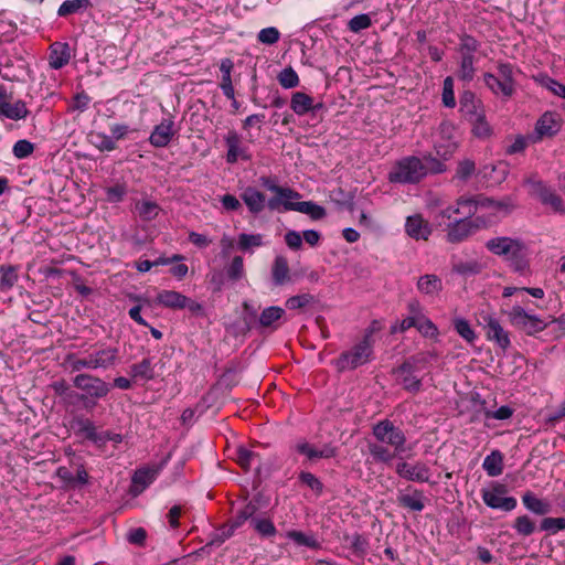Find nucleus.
<instances>
[{"label":"nucleus","mask_w":565,"mask_h":565,"mask_svg":"<svg viewBox=\"0 0 565 565\" xmlns=\"http://www.w3.org/2000/svg\"><path fill=\"white\" fill-rule=\"evenodd\" d=\"M443 104L445 107L454 108L456 106V98L454 92V79L448 76L444 79L443 86Z\"/></svg>","instance_id":"nucleus-59"},{"label":"nucleus","mask_w":565,"mask_h":565,"mask_svg":"<svg viewBox=\"0 0 565 565\" xmlns=\"http://www.w3.org/2000/svg\"><path fill=\"white\" fill-rule=\"evenodd\" d=\"M372 435L375 440L386 444L398 454L409 449L406 447L407 439L405 433L390 419H382L373 425Z\"/></svg>","instance_id":"nucleus-5"},{"label":"nucleus","mask_w":565,"mask_h":565,"mask_svg":"<svg viewBox=\"0 0 565 565\" xmlns=\"http://www.w3.org/2000/svg\"><path fill=\"white\" fill-rule=\"evenodd\" d=\"M417 288L424 295L434 296L441 291L443 282L436 275H424L419 277Z\"/></svg>","instance_id":"nucleus-34"},{"label":"nucleus","mask_w":565,"mask_h":565,"mask_svg":"<svg viewBox=\"0 0 565 565\" xmlns=\"http://www.w3.org/2000/svg\"><path fill=\"white\" fill-rule=\"evenodd\" d=\"M503 313L511 326L524 331L526 334L531 335L546 328V323L539 316L527 313L520 305L513 306L510 310L503 311Z\"/></svg>","instance_id":"nucleus-6"},{"label":"nucleus","mask_w":565,"mask_h":565,"mask_svg":"<svg viewBox=\"0 0 565 565\" xmlns=\"http://www.w3.org/2000/svg\"><path fill=\"white\" fill-rule=\"evenodd\" d=\"M300 194L291 189V193L287 194H276L275 196L270 198L268 201H266V206L270 211H278L280 206L284 207L285 211H292L294 209H289L288 206H292L295 202L292 200L299 199Z\"/></svg>","instance_id":"nucleus-36"},{"label":"nucleus","mask_w":565,"mask_h":565,"mask_svg":"<svg viewBox=\"0 0 565 565\" xmlns=\"http://www.w3.org/2000/svg\"><path fill=\"white\" fill-rule=\"evenodd\" d=\"M295 449L307 457L309 461H315L317 459H329L333 458L337 455V448L331 444H326L321 449H317L313 445L302 441L298 443Z\"/></svg>","instance_id":"nucleus-16"},{"label":"nucleus","mask_w":565,"mask_h":565,"mask_svg":"<svg viewBox=\"0 0 565 565\" xmlns=\"http://www.w3.org/2000/svg\"><path fill=\"white\" fill-rule=\"evenodd\" d=\"M159 205L153 201H141L136 203V211L143 221H151L159 214Z\"/></svg>","instance_id":"nucleus-47"},{"label":"nucleus","mask_w":565,"mask_h":565,"mask_svg":"<svg viewBox=\"0 0 565 565\" xmlns=\"http://www.w3.org/2000/svg\"><path fill=\"white\" fill-rule=\"evenodd\" d=\"M264 245V236L262 234H245L238 236L237 246L243 252H249L255 247Z\"/></svg>","instance_id":"nucleus-46"},{"label":"nucleus","mask_w":565,"mask_h":565,"mask_svg":"<svg viewBox=\"0 0 565 565\" xmlns=\"http://www.w3.org/2000/svg\"><path fill=\"white\" fill-rule=\"evenodd\" d=\"M483 470L489 477H498L503 471V455L499 450H493L488 455L482 463Z\"/></svg>","instance_id":"nucleus-33"},{"label":"nucleus","mask_w":565,"mask_h":565,"mask_svg":"<svg viewBox=\"0 0 565 565\" xmlns=\"http://www.w3.org/2000/svg\"><path fill=\"white\" fill-rule=\"evenodd\" d=\"M175 135L174 122L171 118L163 119L159 125L154 126L149 137V142L156 148H163L169 145Z\"/></svg>","instance_id":"nucleus-14"},{"label":"nucleus","mask_w":565,"mask_h":565,"mask_svg":"<svg viewBox=\"0 0 565 565\" xmlns=\"http://www.w3.org/2000/svg\"><path fill=\"white\" fill-rule=\"evenodd\" d=\"M34 151V145L29 140H18L12 148V153L18 159H24L31 156Z\"/></svg>","instance_id":"nucleus-60"},{"label":"nucleus","mask_w":565,"mask_h":565,"mask_svg":"<svg viewBox=\"0 0 565 565\" xmlns=\"http://www.w3.org/2000/svg\"><path fill=\"white\" fill-rule=\"evenodd\" d=\"M480 228L479 224L469 217H461L450 222L446 227V241L450 244H458L476 234Z\"/></svg>","instance_id":"nucleus-9"},{"label":"nucleus","mask_w":565,"mask_h":565,"mask_svg":"<svg viewBox=\"0 0 565 565\" xmlns=\"http://www.w3.org/2000/svg\"><path fill=\"white\" fill-rule=\"evenodd\" d=\"M459 106L460 113L467 120L483 113L481 102L477 99L475 93L471 90H465L460 95Z\"/></svg>","instance_id":"nucleus-21"},{"label":"nucleus","mask_w":565,"mask_h":565,"mask_svg":"<svg viewBox=\"0 0 565 565\" xmlns=\"http://www.w3.org/2000/svg\"><path fill=\"white\" fill-rule=\"evenodd\" d=\"M18 267L13 265L0 266V290L9 291L18 281Z\"/></svg>","instance_id":"nucleus-40"},{"label":"nucleus","mask_w":565,"mask_h":565,"mask_svg":"<svg viewBox=\"0 0 565 565\" xmlns=\"http://www.w3.org/2000/svg\"><path fill=\"white\" fill-rule=\"evenodd\" d=\"M271 275L276 286H281L289 280V266L286 257L277 256L275 258Z\"/></svg>","instance_id":"nucleus-35"},{"label":"nucleus","mask_w":565,"mask_h":565,"mask_svg":"<svg viewBox=\"0 0 565 565\" xmlns=\"http://www.w3.org/2000/svg\"><path fill=\"white\" fill-rule=\"evenodd\" d=\"M161 467L162 465L137 469L132 477V482L136 486H141L142 489L147 488L158 477Z\"/></svg>","instance_id":"nucleus-31"},{"label":"nucleus","mask_w":565,"mask_h":565,"mask_svg":"<svg viewBox=\"0 0 565 565\" xmlns=\"http://www.w3.org/2000/svg\"><path fill=\"white\" fill-rule=\"evenodd\" d=\"M468 121L472 125V134L475 137L479 139H487L492 136L493 130L486 119L484 111L471 117Z\"/></svg>","instance_id":"nucleus-38"},{"label":"nucleus","mask_w":565,"mask_h":565,"mask_svg":"<svg viewBox=\"0 0 565 565\" xmlns=\"http://www.w3.org/2000/svg\"><path fill=\"white\" fill-rule=\"evenodd\" d=\"M376 330L375 322L369 327L362 340L358 342L351 350L342 352L335 361L339 371L354 370L371 361L373 355V334Z\"/></svg>","instance_id":"nucleus-2"},{"label":"nucleus","mask_w":565,"mask_h":565,"mask_svg":"<svg viewBox=\"0 0 565 565\" xmlns=\"http://www.w3.org/2000/svg\"><path fill=\"white\" fill-rule=\"evenodd\" d=\"M476 172V163L471 159H463L458 162L456 178L467 181Z\"/></svg>","instance_id":"nucleus-58"},{"label":"nucleus","mask_w":565,"mask_h":565,"mask_svg":"<svg viewBox=\"0 0 565 565\" xmlns=\"http://www.w3.org/2000/svg\"><path fill=\"white\" fill-rule=\"evenodd\" d=\"M312 97L302 92H296L291 95L290 108L298 116H303L312 109Z\"/></svg>","instance_id":"nucleus-37"},{"label":"nucleus","mask_w":565,"mask_h":565,"mask_svg":"<svg viewBox=\"0 0 565 565\" xmlns=\"http://www.w3.org/2000/svg\"><path fill=\"white\" fill-rule=\"evenodd\" d=\"M279 38H280V33H279L278 29H276L274 26H268V28L262 29L257 34V40L260 43L267 44V45L275 44L276 42H278Z\"/></svg>","instance_id":"nucleus-63"},{"label":"nucleus","mask_w":565,"mask_h":565,"mask_svg":"<svg viewBox=\"0 0 565 565\" xmlns=\"http://www.w3.org/2000/svg\"><path fill=\"white\" fill-rule=\"evenodd\" d=\"M486 248L497 256L504 257L514 271L524 273L529 267L527 247L519 238L493 237L487 241Z\"/></svg>","instance_id":"nucleus-1"},{"label":"nucleus","mask_w":565,"mask_h":565,"mask_svg":"<svg viewBox=\"0 0 565 565\" xmlns=\"http://www.w3.org/2000/svg\"><path fill=\"white\" fill-rule=\"evenodd\" d=\"M278 82L284 88H294L299 85V76L292 67L284 68L278 75Z\"/></svg>","instance_id":"nucleus-54"},{"label":"nucleus","mask_w":565,"mask_h":565,"mask_svg":"<svg viewBox=\"0 0 565 565\" xmlns=\"http://www.w3.org/2000/svg\"><path fill=\"white\" fill-rule=\"evenodd\" d=\"M523 505L536 515L548 514L552 510L551 504L547 501L539 499L533 492L526 491L522 495Z\"/></svg>","instance_id":"nucleus-27"},{"label":"nucleus","mask_w":565,"mask_h":565,"mask_svg":"<svg viewBox=\"0 0 565 565\" xmlns=\"http://www.w3.org/2000/svg\"><path fill=\"white\" fill-rule=\"evenodd\" d=\"M476 56L475 55H461L458 77L463 82H471L476 74Z\"/></svg>","instance_id":"nucleus-43"},{"label":"nucleus","mask_w":565,"mask_h":565,"mask_svg":"<svg viewBox=\"0 0 565 565\" xmlns=\"http://www.w3.org/2000/svg\"><path fill=\"white\" fill-rule=\"evenodd\" d=\"M482 324L489 341L494 342L503 351L511 345L510 333L501 326L500 321L494 316H482Z\"/></svg>","instance_id":"nucleus-11"},{"label":"nucleus","mask_w":565,"mask_h":565,"mask_svg":"<svg viewBox=\"0 0 565 565\" xmlns=\"http://www.w3.org/2000/svg\"><path fill=\"white\" fill-rule=\"evenodd\" d=\"M425 178L423 161L415 156L398 160L388 173V180L393 183L415 184Z\"/></svg>","instance_id":"nucleus-4"},{"label":"nucleus","mask_w":565,"mask_h":565,"mask_svg":"<svg viewBox=\"0 0 565 565\" xmlns=\"http://www.w3.org/2000/svg\"><path fill=\"white\" fill-rule=\"evenodd\" d=\"M512 527L521 536H530L536 531L535 522L527 514L518 516Z\"/></svg>","instance_id":"nucleus-45"},{"label":"nucleus","mask_w":565,"mask_h":565,"mask_svg":"<svg viewBox=\"0 0 565 565\" xmlns=\"http://www.w3.org/2000/svg\"><path fill=\"white\" fill-rule=\"evenodd\" d=\"M285 316V310L278 306L265 308L259 316V324L264 328L277 329L280 319Z\"/></svg>","instance_id":"nucleus-30"},{"label":"nucleus","mask_w":565,"mask_h":565,"mask_svg":"<svg viewBox=\"0 0 565 565\" xmlns=\"http://www.w3.org/2000/svg\"><path fill=\"white\" fill-rule=\"evenodd\" d=\"M73 385L86 394H77V398L84 403L85 408L92 409L96 402L93 399L104 398L110 392V386L104 380L87 373L77 374L73 379Z\"/></svg>","instance_id":"nucleus-3"},{"label":"nucleus","mask_w":565,"mask_h":565,"mask_svg":"<svg viewBox=\"0 0 565 565\" xmlns=\"http://www.w3.org/2000/svg\"><path fill=\"white\" fill-rule=\"evenodd\" d=\"M424 493L420 490L414 489L412 493H404L397 497V502L401 507L412 511L420 512L424 510Z\"/></svg>","instance_id":"nucleus-29"},{"label":"nucleus","mask_w":565,"mask_h":565,"mask_svg":"<svg viewBox=\"0 0 565 565\" xmlns=\"http://www.w3.org/2000/svg\"><path fill=\"white\" fill-rule=\"evenodd\" d=\"M486 202H490L487 198H460L457 200V204L462 211V217L471 218L478 211V206H486Z\"/></svg>","instance_id":"nucleus-39"},{"label":"nucleus","mask_w":565,"mask_h":565,"mask_svg":"<svg viewBox=\"0 0 565 565\" xmlns=\"http://www.w3.org/2000/svg\"><path fill=\"white\" fill-rule=\"evenodd\" d=\"M436 354L433 352H419L406 359L396 370L395 373H415L425 369Z\"/></svg>","instance_id":"nucleus-17"},{"label":"nucleus","mask_w":565,"mask_h":565,"mask_svg":"<svg viewBox=\"0 0 565 565\" xmlns=\"http://www.w3.org/2000/svg\"><path fill=\"white\" fill-rule=\"evenodd\" d=\"M422 161L425 170V177L429 173L437 174L446 171V164L431 154L424 156Z\"/></svg>","instance_id":"nucleus-53"},{"label":"nucleus","mask_w":565,"mask_h":565,"mask_svg":"<svg viewBox=\"0 0 565 565\" xmlns=\"http://www.w3.org/2000/svg\"><path fill=\"white\" fill-rule=\"evenodd\" d=\"M286 537L294 541L298 546H307L312 550L321 547L320 542L313 536L301 531L291 530L286 533Z\"/></svg>","instance_id":"nucleus-42"},{"label":"nucleus","mask_w":565,"mask_h":565,"mask_svg":"<svg viewBox=\"0 0 565 565\" xmlns=\"http://www.w3.org/2000/svg\"><path fill=\"white\" fill-rule=\"evenodd\" d=\"M454 328L456 332L467 342L472 343L476 340V333L466 319L456 318L454 320Z\"/></svg>","instance_id":"nucleus-52"},{"label":"nucleus","mask_w":565,"mask_h":565,"mask_svg":"<svg viewBox=\"0 0 565 565\" xmlns=\"http://www.w3.org/2000/svg\"><path fill=\"white\" fill-rule=\"evenodd\" d=\"M395 471L401 478L413 482H428L431 475L430 468L419 460L414 463L399 461L396 465Z\"/></svg>","instance_id":"nucleus-12"},{"label":"nucleus","mask_w":565,"mask_h":565,"mask_svg":"<svg viewBox=\"0 0 565 565\" xmlns=\"http://www.w3.org/2000/svg\"><path fill=\"white\" fill-rule=\"evenodd\" d=\"M119 351L117 348L107 347L89 353L94 370L96 369H109L114 366L118 361Z\"/></svg>","instance_id":"nucleus-19"},{"label":"nucleus","mask_w":565,"mask_h":565,"mask_svg":"<svg viewBox=\"0 0 565 565\" xmlns=\"http://www.w3.org/2000/svg\"><path fill=\"white\" fill-rule=\"evenodd\" d=\"M288 207L294 209L292 211L307 214L315 221L323 218L327 214L326 209L323 206L318 205L312 201L295 202L292 206L290 205Z\"/></svg>","instance_id":"nucleus-32"},{"label":"nucleus","mask_w":565,"mask_h":565,"mask_svg":"<svg viewBox=\"0 0 565 565\" xmlns=\"http://www.w3.org/2000/svg\"><path fill=\"white\" fill-rule=\"evenodd\" d=\"M416 329L426 338L436 339L439 334L435 323L425 316L418 317Z\"/></svg>","instance_id":"nucleus-55"},{"label":"nucleus","mask_w":565,"mask_h":565,"mask_svg":"<svg viewBox=\"0 0 565 565\" xmlns=\"http://www.w3.org/2000/svg\"><path fill=\"white\" fill-rule=\"evenodd\" d=\"M530 193L536 198L543 205L550 206L554 213H565V203L563 199L542 180L529 179Z\"/></svg>","instance_id":"nucleus-7"},{"label":"nucleus","mask_w":565,"mask_h":565,"mask_svg":"<svg viewBox=\"0 0 565 565\" xmlns=\"http://www.w3.org/2000/svg\"><path fill=\"white\" fill-rule=\"evenodd\" d=\"M227 277L233 280H239L244 275V263L241 256H235L232 259V263L226 269Z\"/></svg>","instance_id":"nucleus-62"},{"label":"nucleus","mask_w":565,"mask_h":565,"mask_svg":"<svg viewBox=\"0 0 565 565\" xmlns=\"http://www.w3.org/2000/svg\"><path fill=\"white\" fill-rule=\"evenodd\" d=\"M71 60V47L68 43L55 42L50 46V66L60 70L68 64Z\"/></svg>","instance_id":"nucleus-22"},{"label":"nucleus","mask_w":565,"mask_h":565,"mask_svg":"<svg viewBox=\"0 0 565 565\" xmlns=\"http://www.w3.org/2000/svg\"><path fill=\"white\" fill-rule=\"evenodd\" d=\"M313 301V296L310 294H301L289 297L286 301V307L290 310L302 309Z\"/></svg>","instance_id":"nucleus-61"},{"label":"nucleus","mask_w":565,"mask_h":565,"mask_svg":"<svg viewBox=\"0 0 565 565\" xmlns=\"http://www.w3.org/2000/svg\"><path fill=\"white\" fill-rule=\"evenodd\" d=\"M239 372L241 367L237 363L232 362L230 366L226 367L224 373L221 375L218 383L226 388H232L237 385L239 381Z\"/></svg>","instance_id":"nucleus-48"},{"label":"nucleus","mask_w":565,"mask_h":565,"mask_svg":"<svg viewBox=\"0 0 565 565\" xmlns=\"http://www.w3.org/2000/svg\"><path fill=\"white\" fill-rule=\"evenodd\" d=\"M541 84L546 89L552 92L554 95L565 99V85L561 84L559 82L550 76H543L541 78Z\"/></svg>","instance_id":"nucleus-64"},{"label":"nucleus","mask_w":565,"mask_h":565,"mask_svg":"<svg viewBox=\"0 0 565 565\" xmlns=\"http://www.w3.org/2000/svg\"><path fill=\"white\" fill-rule=\"evenodd\" d=\"M252 525L264 537H271L277 533L274 523L269 519H252Z\"/></svg>","instance_id":"nucleus-51"},{"label":"nucleus","mask_w":565,"mask_h":565,"mask_svg":"<svg viewBox=\"0 0 565 565\" xmlns=\"http://www.w3.org/2000/svg\"><path fill=\"white\" fill-rule=\"evenodd\" d=\"M156 302L169 309H185V296L174 290H161Z\"/></svg>","instance_id":"nucleus-24"},{"label":"nucleus","mask_w":565,"mask_h":565,"mask_svg":"<svg viewBox=\"0 0 565 565\" xmlns=\"http://www.w3.org/2000/svg\"><path fill=\"white\" fill-rule=\"evenodd\" d=\"M507 493V486L495 483L490 489H483L481 497L487 507L510 512L516 508L518 501L514 497H508Z\"/></svg>","instance_id":"nucleus-8"},{"label":"nucleus","mask_w":565,"mask_h":565,"mask_svg":"<svg viewBox=\"0 0 565 565\" xmlns=\"http://www.w3.org/2000/svg\"><path fill=\"white\" fill-rule=\"evenodd\" d=\"M459 52L461 55H475L481 46V43L472 35L462 33L459 35Z\"/></svg>","instance_id":"nucleus-49"},{"label":"nucleus","mask_w":565,"mask_h":565,"mask_svg":"<svg viewBox=\"0 0 565 565\" xmlns=\"http://www.w3.org/2000/svg\"><path fill=\"white\" fill-rule=\"evenodd\" d=\"M71 427L77 435H82L95 444L97 439H100L94 423L84 416H75L71 422Z\"/></svg>","instance_id":"nucleus-23"},{"label":"nucleus","mask_w":565,"mask_h":565,"mask_svg":"<svg viewBox=\"0 0 565 565\" xmlns=\"http://www.w3.org/2000/svg\"><path fill=\"white\" fill-rule=\"evenodd\" d=\"M561 129L559 115L552 111H545L536 121L534 132L529 135L532 143L539 142L544 138L555 136Z\"/></svg>","instance_id":"nucleus-10"},{"label":"nucleus","mask_w":565,"mask_h":565,"mask_svg":"<svg viewBox=\"0 0 565 565\" xmlns=\"http://www.w3.org/2000/svg\"><path fill=\"white\" fill-rule=\"evenodd\" d=\"M541 531H546L551 534H555L558 531L565 530V518H545L540 524Z\"/></svg>","instance_id":"nucleus-56"},{"label":"nucleus","mask_w":565,"mask_h":565,"mask_svg":"<svg viewBox=\"0 0 565 565\" xmlns=\"http://www.w3.org/2000/svg\"><path fill=\"white\" fill-rule=\"evenodd\" d=\"M89 141L100 151H113L117 148L116 141L104 132H90Z\"/></svg>","instance_id":"nucleus-44"},{"label":"nucleus","mask_w":565,"mask_h":565,"mask_svg":"<svg viewBox=\"0 0 565 565\" xmlns=\"http://www.w3.org/2000/svg\"><path fill=\"white\" fill-rule=\"evenodd\" d=\"M241 199L254 215L259 214L266 207V195L256 188L247 186L244 189Z\"/></svg>","instance_id":"nucleus-18"},{"label":"nucleus","mask_w":565,"mask_h":565,"mask_svg":"<svg viewBox=\"0 0 565 565\" xmlns=\"http://www.w3.org/2000/svg\"><path fill=\"white\" fill-rule=\"evenodd\" d=\"M224 140L227 147V163L234 164L239 159L244 161H249L252 159V154L248 149L242 145V139L236 131H228Z\"/></svg>","instance_id":"nucleus-13"},{"label":"nucleus","mask_w":565,"mask_h":565,"mask_svg":"<svg viewBox=\"0 0 565 565\" xmlns=\"http://www.w3.org/2000/svg\"><path fill=\"white\" fill-rule=\"evenodd\" d=\"M405 232L413 239H428L431 234V227L422 214L409 215L405 222Z\"/></svg>","instance_id":"nucleus-15"},{"label":"nucleus","mask_w":565,"mask_h":565,"mask_svg":"<svg viewBox=\"0 0 565 565\" xmlns=\"http://www.w3.org/2000/svg\"><path fill=\"white\" fill-rule=\"evenodd\" d=\"M89 4V0H66L60 6L57 14L66 17L88 8Z\"/></svg>","instance_id":"nucleus-50"},{"label":"nucleus","mask_w":565,"mask_h":565,"mask_svg":"<svg viewBox=\"0 0 565 565\" xmlns=\"http://www.w3.org/2000/svg\"><path fill=\"white\" fill-rule=\"evenodd\" d=\"M367 450L370 456L372 457V461L376 463L391 465L395 457L401 455L396 452L394 449L391 450L390 446H387L386 444H382L377 440L369 441Z\"/></svg>","instance_id":"nucleus-20"},{"label":"nucleus","mask_w":565,"mask_h":565,"mask_svg":"<svg viewBox=\"0 0 565 565\" xmlns=\"http://www.w3.org/2000/svg\"><path fill=\"white\" fill-rule=\"evenodd\" d=\"M258 458V455L249 449L239 447L236 450V461L245 470L250 469L252 462Z\"/></svg>","instance_id":"nucleus-57"},{"label":"nucleus","mask_w":565,"mask_h":565,"mask_svg":"<svg viewBox=\"0 0 565 565\" xmlns=\"http://www.w3.org/2000/svg\"><path fill=\"white\" fill-rule=\"evenodd\" d=\"M483 79L487 87L495 95L511 97L515 92V87L491 73H486Z\"/></svg>","instance_id":"nucleus-26"},{"label":"nucleus","mask_w":565,"mask_h":565,"mask_svg":"<svg viewBox=\"0 0 565 565\" xmlns=\"http://www.w3.org/2000/svg\"><path fill=\"white\" fill-rule=\"evenodd\" d=\"M129 374L132 380L138 381L142 380L145 382L151 381L154 379V369L152 364V360L146 358L141 360L139 363H135L129 367Z\"/></svg>","instance_id":"nucleus-28"},{"label":"nucleus","mask_w":565,"mask_h":565,"mask_svg":"<svg viewBox=\"0 0 565 565\" xmlns=\"http://www.w3.org/2000/svg\"><path fill=\"white\" fill-rule=\"evenodd\" d=\"M482 269L483 266L478 260H460L452 265V271L463 277L479 275L482 271Z\"/></svg>","instance_id":"nucleus-41"},{"label":"nucleus","mask_w":565,"mask_h":565,"mask_svg":"<svg viewBox=\"0 0 565 565\" xmlns=\"http://www.w3.org/2000/svg\"><path fill=\"white\" fill-rule=\"evenodd\" d=\"M29 109L23 100H17L11 104L9 102L0 104V117L11 120H20L26 118Z\"/></svg>","instance_id":"nucleus-25"}]
</instances>
